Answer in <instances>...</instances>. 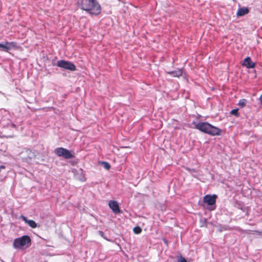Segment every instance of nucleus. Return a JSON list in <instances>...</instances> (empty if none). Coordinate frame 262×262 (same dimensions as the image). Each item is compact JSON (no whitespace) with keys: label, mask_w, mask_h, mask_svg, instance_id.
<instances>
[{"label":"nucleus","mask_w":262,"mask_h":262,"mask_svg":"<svg viewBox=\"0 0 262 262\" xmlns=\"http://www.w3.org/2000/svg\"><path fill=\"white\" fill-rule=\"evenodd\" d=\"M80 9L90 14L98 15L101 12V7L96 0H77Z\"/></svg>","instance_id":"nucleus-1"},{"label":"nucleus","mask_w":262,"mask_h":262,"mask_svg":"<svg viewBox=\"0 0 262 262\" xmlns=\"http://www.w3.org/2000/svg\"><path fill=\"white\" fill-rule=\"evenodd\" d=\"M194 128L202 132L211 136H219L221 134V130L207 122H199L195 125Z\"/></svg>","instance_id":"nucleus-2"},{"label":"nucleus","mask_w":262,"mask_h":262,"mask_svg":"<svg viewBox=\"0 0 262 262\" xmlns=\"http://www.w3.org/2000/svg\"><path fill=\"white\" fill-rule=\"evenodd\" d=\"M31 238L28 235H23V236L15 238L13 243V246L14 248L21 249L27 244L31 243Z\"/></svg>","instance_id":"nucleus-3"},{"label":"nucleus","mask_w":262,"mask_h":262,"mask_svg":"<svg viewBox=\"0 0 262 262\" xmlns=\"http://www.w3.org/2000/svg\"><path fill=\"white\" fill-rule=\"evenodd\" d=\"M17 48V44L14 41H4L0 42V51L8 52L12 49Z\"/></svg>","instance_id":"nucleus-4"},{"label":"nucleus","mask_w":262,"mask_h":262,"mask_svg":"<svg viewBox=\"0 0 262 262\" xmlns=\"http://www.w3.org/2000/svg\"><path fill=\"white\" fill-rule=\"evenodd\" d=\"M54 153L58 157H61L66 159L73 158L71 152L67 149L63 147H57L54 149Z\"/></svg>","instance_id":"nucleus-5"},{"label":"nucleus","mask_w":262,"mask_h":262,"mask_svg":"<svg viewBox=\"0 0 262 262\" xmlns=\"http://www.w3.org/2000/svg\"><path fill=\"white\" fill-rule=\"evenodd\" d=\"M57 66L60 68L71 71H74L76 69V66L73 63L64 60H58L57 62Z\"/></svg>","instance_id":"nucleus-6"},{"label":"nucleus","mask_w":262,"mask_h":262,"mask_svg":"<svg viewBox=\"0 0 262 262\" xmlns=\"http://www.w3.org/2000/svg\"><path fill=\"white\" fill-rule=\"evenodd\" d=\"M217 196L215 194L212 195L207 194L204 196L203 201L204 203H207L208 205H212L215 203Z\"/></svg>","instance_id":"nucleus-7"},{"label":"nucleus","mask_w":262,"mask_h":262,"mask_svg":"<svg viewBox=\"0 0 262 262\" xmlns=\"http://www.w3.org/2000/svg\"><path fill=\"white\" fill-rule=\"evenodd\" d=\"M108 206L115 213L120 212L119 205L115 201H110L108 203Z\"/></svg>","instance_id":"nucleus-8"},{"label":"nucleus","mask_w":262,"mask_h":262,"mask_svg":"<svg viewBox=\"0 0 262 262\" xmlns=\"http://www.w3.org/2000/svg\"><path fill=\"white\" fill-rule=\"evenodd\" d=\"M20 217L27 224H28V225L29 226H30L31 228H35L36 227H37V224L36 223V222L33 221V220H28L27 218L21 215Z\"/></svg>","instance_id":"nucleus-9"},{"label":"nucleus","mask_w":262,"mask_h":262,"mask_svg":"<svg viewBox=\"0 0 262 262\" xmlns=\"http://www.w3.org/2000/svg\"><path fill=\"white\" fill-rule=\"evenodd\" d=\"M243 65L247 68H253L255 67V63L252 62L249 57H246L243 62Z\"/></svg>","instance_id":"nucleus-10"},{"label":"nucleus","mask_w":262,"mask_h":262,"mask_svg":"<svg viewBox=\"0 0 262 262\" xmlns=\"http://www.w3.org/2000/svg\"><path fill=\"white\" fill-rule=\"evenodd\" d=\"M249 10L248 8L243 7L238 9L236 12L237 16H242L248 13Z\"/></svg>","instance_id":"nucleus-11"},{"label":"nucleus","mask_w":262,"mask_h":262,"mask_svg":"<svg viewBox=\"0 0 262 262\" xmlns=\"http://www.w3.org/2000/svg\"><path fill=\"white\" fill-rule=\"evenodd\" d=\"M168 74L172 76L173 77H179L182 75L183 71L182 69H178L175 71L168 72Z\"/></svg>","instance_id":"nucleus-12"},{"label":"nucleus","mask_w":262,"mask_h":262,"mask_svg":"<svg viewBox=\"0 0 262 262\" xmlns=\"http://www.w3.org/2000/svg\"><path fill=\"white\" fill-rule=\"evenodd\" d=\"M236 207L238 208V209L241 210L244 212H245L247 214L249 211V208L248 207L245 206L242 203H237L236 204Z\"/></svg>","instance_id":"nucleus-13"},{"label":"nucleus","mask_w":262,"mask_h":262,"mask_svg":"<svg viewBox=\"0 0 262 262\" xmlns=\"http://www.w3.org/2000/svg\"><path fill=\"white\" fill-rule=\"evenodd\" d=\"M247 100L245 99H240L239 102H238V105H239V106H240L241 107H244L245 106H246V104H247Z\"/></svg>","instance_id":"nucleus-14"},{"label":"nucleus","mask_w":262,"mask_h":262,"mask_svg":"<svg viewBox=\"0 0 262 262\" xmlns=\"http://www.w3.org/2000/svg\"><path fill=\"white\" fill-rule=\"evenodd\" d=\"M133 231L136 234H139L141 232L142 229L139 226H137L134 228Z\"/></svg>","instance_id":"nucleus-15"},{"label":"nucleus","mask_w":262,"mask_h":262,"mask_svg":"<svg viewBox=\"0 0 262 262\" xmlns=\"http://www.w3.org/2000/svg\"><path fill=\"white\" fill-rule=\"evenodd\" d=\"M3 125L4 127H9V126H11L13 128L16 127V125L15 124H14L13 123L11 122V121H9L7 124H3Z\"/></svg>","instance_id":"nucleus-16"},{"label":"nucleus","mask_w":262,"mask_h":262,"mask_svg":"<svg viewBox=\"0 0 262 262\" xmlns=\"http://www.w3.org/2000/svg\"><path fill=\"white\" fill-rule=\"evenodd\" d=\"M102 164L104 167L107 170L111 168L110 164L107 162H102Z\"/></svg>","instance_id":"nucleus-17"},{"label":"nucleus","mask_w":262,"mask_h":262,"mask_svg":"<svg viewBox=\"0 0 262 262\" xmlns=\"http://www.w3.org/2000/svg\"><path fill=\"white\" fill-rule=\"evenodd\" d=\"M178 262H187L186 259L182 256L178 257Z\"/></svg>","instance_id":"nucleus-18"},{"label":"nucleus","mask_w":262,"mask_h":262,"mask_svg":"<svg viewBox=\"0 0 262 262\" xmlns=\"http://www.w3.org/2000/svg\"><path fill=\"white\" fill-rule=\"evenodd\" d=\"M231 114L233 115L234 116H238V109H233L232 110L231 112Z\"/></svg>","instance_id":"nucleus-19"},{"label":"nucleus","mask_w":262,"mask_h":262,"mask_svg":"<svg viewBox=\"0 0 262 262\" xmlns=\"http://www.w3.org/2000/svg\"><path fill=\"white\" fill-rule=\"evenodd\" d=\"M255 232L257 234L259 235L262 237V232L259 231H255Z\"/></svg>","instance_id":"nucleus-20"},{"label":"nucleus","mask_w":262,"mask_h":262,"mask_svg":"<svg viewBox=\"0 0 262 262\" xmlns=\"http://www.w3.org/2000/svg\"><path fill=\"white\" fill-rule=\"evenodd\" d=\"M259 100L260 101L261 104H262V94L260 96L259 98Z\"/></svg>","instance_id":"nucleus-21"},{"label":"nucleus","mask_w":262,"mask_h":262,"mask_svg":"<svg viewBox=\"0 0 262 262\" xmlns=\"http://www.w3.org/2000/svg\"><path fill=\"white\" fill-rule=\"evenodd\" d=\"M99 235H100L101 236H103V234H104L103 232L102 231H99Z\"/></svg>","instance_id":"nucleus-22"}]
</instances>
